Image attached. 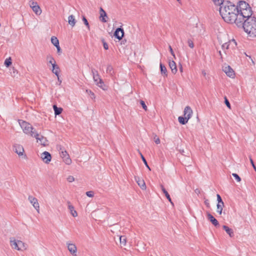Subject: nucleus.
Here are the masks:
<instances>
[{
    "label": "nucleus",
    "instance_id": "obj_43",
    "mask_svg": "<svg viewBox=\"0 0 256 256\" xmlns=\"http://www.w3.org/2000/svg\"><path fill=\"white\" fill-rule=\"evenodd\" d=\"M232 176L236 178L237 182H240L241 180L240 178L236 174L233 173Z\"/></svg>",
    "mask_w": 256,
    "mask_h": 256
},
{
    "label": "nucleus",
    "instance_id": "obj_11",
    "mask_svg": "<svg viewBox=\"0 0 256 256\" xmlns=\"http://www.w3.org/2000/svg\"><path fill=\"white\" fill-rule=\"evenodd\" d=\"M41 158L46 164H48L52 159V156L50 152H44L41 154Z\"/></svg>",
    "mask_w": 256,
    "mask_h": 256
},
{
    "label": "nucleus",
    "instance_id": "obj_22",
    "mask_svg": "<svg viewBox=\"0 0 256 256\" xmlns=\"http://www.w3.org/2000/svg\"><path fill=\"white\" fill-rule=\"evenodd\" d=\"M18 250L24 251L27 248V245L21 240H18Z\"/></svg>",
    "mask_w": 256,
    "mask_h": 256
},
{
    "label": "nucleus",
    "instance_id": "obj_17",
    "mask_svg": "<svg viewBox=\"0 0 256 256\" xmlns=\"http://www.w3.org/2000/svg\"><path fill=\"white\" fill-rule=\"evenodd\" d=\"M68 208L71 214L74 217H76L78 216V214L76 210H74V207L71 204L70 202L68 201L67 202Z\"/></svg>",
    "mask_w": 256,
    "mask_h": 256
},
{
    "label": "nucleus",
    "instance_id": "obj_58",
    "mask_svg": "<svg viewBox=\"0 0 256 256\" xmlns=\"http://www.w3.org/2000/svg\"><path fill=\"white\" fill-rule=\"evenodd\" d=\"M180 72H182V65L180 66Z\"/></svg>",
    "mask_w": 256,
    "mask_h": 256
},
{
    "label": "nucleus",
    "instance_id": "obj_50",
    "mask_svg": "<svg viewBox=\"0 0 256 256\" xmlns=\"http://www.w3.org/2000/svg\"><path fill=\"white\" fill-rule=\"evenodd\" d=\"M86 195L90 198H92L94 196V192L92 191H88L86 192Z\"/></svg>",
    "mask_w": 256,
    "mask_h": 256
},
{
    "label": "nucleus",
    "instance_id": "obj_56",
    "mask_svg": "<svg viewBox=\"0 0 256 256\" xmlns=\"http://www.w3.org/2000/svg\"><path fill=\"white\" fill-rule=\"evenodd\" d=\"M56 48L57 51H58V53H60V52H61V49H60V45H59V44H58V46H56Z\"/></svg>",
    "mask_w": 256,
    "mask_h": 256
},
{
    "label": "nucleus",
    "instance_id": "obj_24",
    "mask_svg": "<svg viewBox=\"0 0 256 256\" xmlns=\"http://www.w3.org/2000/svg\"><path fill=\"white\" fill-rule=\"evenodd\" d=\"M228 44L230 50H234L236 48L237 44L234 39L229 40Z\"/></svg>",
    "mask_w": 256,
    "mask_h": 256
},
{
    "label": "nucleus",
    "instance_id": "obj_13",
    "mask_svg": "<svg viewBox=\"0 0 256 256\" xmlns=\"http://www.w3.org/2000/svg\"><path fill=\"white\" fill-rule=\"evenodd\" d=\"M184 116L187 119L189 120L192 116V110L189 106H186L184 110Z\"/></svg>",
    "mask_w": 256,
    "mask_h": 256
},
{
    "label": "nucleus",
    "instance_id": "obj_52",
    "mask_svg": "<svg viewBox=\"0 0 256 256\" xmlns=\"http://www.w3.org/2000/svg\"><path fill=\"white\" fill-rule=\"evenodd\" d=\"M224 102L226 104V106L229 108H230V103L229 102L228 100L226 98V97L224 98Z\"/></svg>",
    "mask_w": 256,
    "mask_h": 256
},
{
    "label": "nucleus",
    "instance_id": "obj_3",
    "mask_svg": "<svg viewBox=\"0 0 256 256\" xmlns=\"http://www.w3.org/2000/svg\"><path fill=\"white\" fill-rule=\"evenodd\" d=\"M242 26L245 32L251 36H256V18L250 16L242 22Z\"/></svg>",
    "mask_w": 256,
    "mask_h": 256
},
{
    "label": "nucleus",
    "instance_id": "obj_53",
    "mask_svg": "<svg viewBox=\"0 0 256 256\" xmlns=\"http://www.w3.org/2000/svg\"><path fill=\"white\" fill-rule=\"evenodd\" d=\"M217 198L218 201V204H224L220 196L218 194H217Z\"/></svg>",
    "mask_w": 256,
    "mask_h": 256
},
{
    "label": "nucleus",
    "instance_id": "obj_29",
    "mask_svg": "<svg viewBox=\"0 0 256 256\" xmlns=\"http://www.w3.org/2000/svg\"><path fill=\"white\" fill-rule=\"evenodd\" d=\"M120 244L122 246H125L126 243V238L124 236H120Z\"/></svg>",
    "mask_w": 256,
    "mask_h": 256
},
{
    "label": "nucleus",
    "instance_id": "obj_19",
    "mask_svg": "<svg viewBox=\"0 0 256 256\" xmlns=\"http://www.w3.org/2000/svg\"><path fill=\"white\" fill-rule=\"evenodd\" d=\"M10 244L12 248L18 250V240H16L14 238H10Z\"/></svg>",
    "mask_w": 256,
    "mask_h": 256
},
{
    "label": "nucleus",
    "instance_id": "obj_49",
    "mask_svg": "<svg viewBox=\"0 0 256 256\" xmlns=\"http://www.w3.org/2000/svg\"><path fill=\"white\" fill-rule=\"evenodd\" d=\"M67 180L68 182H72L74 180V178L73 176H70L67 178Z\"/></svg>",
    "mask_w": 256,
    "mask_h": 256
},
{
    "label": "nucleus",
    "instance_id": "obj_2",
    "mask_svg": "<svg viewBox=\"0 0 256 256\" xmlns=\"http://www.w3.org/2000/svg\"><path fill=\"white\" fill-rule=\"evenodd\" d=\"M236 12L238 13L237 26L238 27L242 25V22L245 18L252 16V11L249 4L245 1H240L236 6Z\"/></svg>",
    "mask_w": 256,
    "mask_h": 256
},
{
    "label": "nucleus",
    "instance_id": "obj_4",
    "mask_svg": "<svg viewBox=\"0 0 256 256\" xmlns=\"http://www.w3.org/2000/svg\"><path fill=\"white\" fill-rule=\"evenodd\" d=\"M18 123L24 132L26 134L32 137L39 136L38 133L30 123L22 120H19Z\"/></svg>",
    "mask_w": 256,
    "mask_h": 256
},
{
    "label": "nucleus",
    "instance_id": "obj_51",
    "mask_svg": "<svg viewBox=\"0 0 256 256\" xmlns=\"http://www.w3.org/2000/svg\"><path fill=\"white\" fill-rule=\"evenodd\" d=\"M168 48H169L170 52L171 54L174 56V58H176V56L174 54V53L172 50V46H169Z\"/></svg>",
    "mask_w": 256,
    "mask_h": 256
},
{
    "label": "nucleus",
    "instance_id": "obj_47",
    "mask_svg": "<svg viewBox=\"0 0 256 256\" xmlns=\"http://www.w3.org/2000/svg\"><path fill=\"white\" fill-rule=\"evenodd\" d=\"M86 92L88 94H90V97L92 98H95V95L94 92H92L90 90H86Z\"/></svg>",
    "mask_w": 256,
    "mask_h": 256
},
{
    "label": "nucleus",
    "instance_id": "obj_33",
    "mask_svg": "<svg viewBox=\"0 0 256 256\" xmlns=\"http://www.w3.org/2000/svg\"><path fill=\"white\" fill-rule=\"evenodd\" d=\"M46 60L50 64L52 65V64H56V61L53 58V57L50 55H48L46 56Z\"/></svg>",
    "mask_w": 256,
    "mask_h": 256
},
{
    "label": "nucleus",
    "instance_id": "obj_1",
    "mask_svg": "<svg viewBox=\"0 0 256 256\" xmlns=\"http://www.w3.org/2000/svg\"><path fill=\"white\" fill-rule=\"evenodd\" d=\"M219 12L223 20L228 23H234L237 26L238 13L236 6L227 1L220 7Z\"/></svg>",
    "mask_w": 256,
    "mask_h": 256
},
{
    "label": "nucleus",
    "instance_id": "obj_35",
    "mask_svg": "<svg viewBox=\"0 0 256 256\" xmlns=\"http://www.w3.org/2000/svg\"><path fill=\"white\" fill-rule=\"evenodd\" d=\"M214 4L220 6L224 4V0H212Z\"/></svg>",
    "mask_w": 256,
    "mask_h": 256
},
{
    "label": "nucleus",
    "instance_id": "obj_44",
    "mask_svg": "<svg viewBox=\"0 0 256 256\" xmlns=\"http://www.w3.org/2000/svg\"><path fill=\"white\" fill-rule=\"evenodd\" d=\"M188 46H189L190 48H194V42H193L192 40H190V39L188 40Z\"/></svg>",
    "mask_w": 256,
    "mask_h": 256
},
{
    "label": "nucleus",
    "instance_id": "obj_59",
    "mask_svg": "<svg viewBox=\"0 0 256 256\" xmlns=\"http://www.w3.org/2000/svg\"><path fill=\"white\" fill-rule=\"evenodd\" d=\"M202 74L204 76H206V72L205 71H202Z\"/></svg>",
    "mask_w": 256,
    "mask_h": 256
},
{
    "label": "nucleus",
    "instance_id": "obj_15",
    "mask_svg": "<svg viewBox=\"0 0 256 256\" xmlns=\"http://www.w3.org/2000/svg\"><path fill=\"white\" fill-rule=\"evenodd\" d=\"M34 138H35L37 140V142H40V144L42 145H43L44 146L48 145V140L46 139V138H44V136H40V137L39 136H34Z\"/></svg>",
    "mask_w": 256,
    "mask_h": 256
},
{
    "label": "nucleus",
    "instance_id": "obj_61",
    "mask_svg": "<svg viewBox=\"0 0 256 256\" xmlns=\"http://www.w3.org/2000/svg\"><path fill=\"white\" fill-rule=\"evenodd\" d=\"M180 152L182 153V154H184V150H182Z\"/></svg>",
    "mask_w": 256,
    "mask_h": 256
},
{
    "label": "nucleus",
    "instance_id": "obj_40",
    "mask_svg": "<svg viewBox=\"0 0 256 256\" xmlns=\"http://www.w3.org/2000/svg\"><path fill=\"white\" fill-rule=\"evenodd\" d=\"M166 198H167V199L168 200V201L170 202V204H172V205H174V203L172 202V200H171V198L170 197V194H168V192H166L164 193Z\"/></svg>",
    "mask_w": 256,
    "mask_h": 256
},
{
    "label": "nucleus",
    "instance_id": "obj_60",
    "mask_svg": "<svg viewBox=\"0 0 256 256\" xmlns=\"http://www.w3.org/2000/svg\"><path fill=\"white\" fill-rule=\"evenodd\" d=\"M219 52V54H220V57H221V58H222V52H220V51H219V52Z\"/></svg>",
    "mask_w": 256,
    "mask_h": 256
},
{
    "label": "nucleus",
    "instance_id": "obj_27",
    "mask_svg": "<svg viewBox=\"0 0 256 256\" xmlns=\"http://www.w3.org/2000/svg\"><path fill=\"white\" fill-rule=\"evenodd\" d=\"M32 10L36 15H40L42 13V10L38 4L32 8Z\"/></svg>",
    "mask_w": 256,
    "mask_h": 256
},
{
    "label": "nucleus",
    "instance_id": "obj_6",
    "mask_svg": "<svg viewBox=\"0 0 256 256\" xmlns=\"http://www.w3.org/2000/svg\"><path fill=\"white\" fill-rule=\"evenodd\" d=\"M28 200L30 201V203L32 205L34 208L38 212H40V205L38 202L37 198L32 196H29L28 197Z\"/></svg>",
    "mask_w": 256,
    "mask_h": 256
},
{
    "label": "nucleus",
    "instance_id": "obj_30",
    "mask_svg": "<svg viewBox=\"0 0 256 256\" xmlns=\"http://www.w3.org/2000/svg\"><path fill=\"white\" fill-rule=\"evenodd\" d=\"M51 42L55 46L59 44L58 40L54 36L51 38Z\"/></svg>",
    "mask_w": 256,
    "mask_h": 256
},
{
    "label": "nucleus",
    "instance_id": "obj_14",
    "mask_svg": "<svg viewBox=\"0 0 256 256\" xmlns=\"http://www.w3.org/2000/svg\"><path fill=\"white\" fill-rule=\"evenodd\" d=\"M169 66L171 69L172 73L175 74L177 72V68L176 62L173 60H169Z\"/></svg>",
    "mask_w": 256,
    "mask_h": 256
},
{
    "label": "nucleus",
    "instance_id": "obj_46",
    "mask_svg": "<svg viewBox=\"0 0 256 256\" xmlns=\"http://www.w3.org/2000/svg\"><path fill=\"white\" fill-rule=\"evenodd\" d=\"M30 7L32 8L34 6L38 5V4L36 2H34V1H30L29 3Z\"/></svg>",
    "mask_w": 256,
    "mask_h": 256
},
{
    "label": "nucleus",
    "instance_id": "obj_37",
    "mask_svg": "<svg viewBox=\"0 0 256 256\" xmlns=\"http://www.w3.org/2000/svg\"><path fill=\"white\" fill-rule=\"evenodd\" d=\"M139 153L140 155V156H141V158L142 159V160L143 161V162H144L145 166H146V168H148L149 170H150V168L149 167L148 163H147V162L146 160V158H144V156L142 154V153L139 152Z\"/></svg>",
    "mask_w": 256,
    "mask_h": 256
},
{
    "label": "nucleus",
    "instance_id": "obj_42",
    "mask_svg": "<svg viewBox=\"0 0 256 256\" xmlns=\"http://www.w3.org/2000/svg\"><path fill=\"white\" fill-rule=\"evenodd\" d=\"M82 20H83L84 24L87 26L89 30L90 29V26H89L88 21L87 20L86 18L84 16H83Z\"/></svg>",
    "mask_w": 256,
    "mask_h": 256
},
{
    "label": "nucleus",
    "instance_id": "obj_5",
    "mask_svg": "<svg viewBox=\"0 0 256 256\" xmlns=\"http://www.w3.org/2000/svg\"><path fill=\"white\" fill-rule=\"evenodd\" d=\"M92 74L94 80V82L96 83V84L100 88L104 90V88L103 87V86H104V82H102V80L100 78L98 71L94 70V68H92Z\"/></svg>",
    "mask_w": 256,
    "mask_h": 256
},
{
    "label": "nucleus",
    "instance_id": "obj_12",
    "mask_svg": "<svg viewBox=\"0 0 256 256\" xmlns=\"http://www.w3.org/2000/svg\"><path fill=\"white\" fill-rule=\"evenodd\" d=\"M124 36V30L120 28H117L114 32V36L119 40H121Z\"/></svg>",
    "mask_w": 256,
    "mask_h": 256
},
{
    "label": "nucleus",
    "instance_id": "obj_25",
    "mask_svg": "<svg viewBox=\"0 0 256 256\" xmlns=\"http://www.w3.org/2000/svg\"><path fill=\"white\" fill-rule=\"evenodd\" d=\"M224 230L230 236V237H232L234 236L233 230L232 228H229L228 226H222Z\"/></svg>",
    "mask_w": 256,
    "mask_h": 256
},
{
    "label": "nucleus",
    "instance_id": "obj_16",
    "mask_svg": "<svg viewBox=\"0 0 256 256\" xmlns=\"http://www.w3.org/2000/svg\"><path fill=\"white\" fill-rule=\"evenodd\" d=\"M135 180L138 185L142 189H146V184L142 179L140 178L139 177H135Z\"/></svg>",
    "mask_w": 256,
    "mask_h": 256
},
{
    "label": "nucleus",
    "instance_id": "obj_28",
    "mask_svg": "<svg viewBox=\"0 0 256 256\" xmlns=\"http://www.w3.org/2000/svg\"><path fill=\"white\" fill-rule=\"evenodd\" d=\"M160 68L162 74L164 75V76H167L166 68L162 63L160 64Z\"/></svg>",
    "mask_w": 256,
    "mask_h": 256
},
{
    "label": "nucleus",
    "instance_id": "obj_55",
    "mask_svg": "<svg viewBox=\"0 0 256 256\" xmlns=\"http://www.w3.org/2000/svg\"><path fill=\"white\" fill-rule=\"evenodd\" d=\"M204 204L208 208H209L210 206V204L209 201L208 200H206L204 201Z\"/></svg>",
    "mask_w": 256,
    "mask_h": 256
},
{
    "label": "nucleus",
    "instance_id": "obj_45",
    "mask_svg": "<svg viewBox=\"0 0 256 256\" xmlns=\"http://www.w3.org/2000/svg\"><path fill=\"white\" fill-rule=\"evenodd\" d=\"M102 42L104 48L105 50H108V44L105 42L104 39H102Z\"/></svg>",
    "mask_w": 256,
    "mask_h": 256
},
{
    "label": "nucleus",
    "instance_id": "obj_48",
    "mask_svg": "<svg viewBox=\"0 0 256 256\" xmlns=\"http://www.w3.org/2000/svg\"><path fill=\"white\" fill-rule=\"evenodd\" d=\"M154 142H155L156 144H159L160 142V138L157 136L156 135L154 138Z\"/></svg>",
    "mask_w": 256,
    "mask_h": 256
},
{
    "label": "nucleus",
    "instance_id": "obj_39",
    "mask_svg": "<svg viewBox=\"0 0 256 256\" xmlns=\"http://www.w3.org/2000/svg\"><path fill=\"white\" fill-rule=\"evenodd\" d=\"M12 64V60L10 58H6L4 62V64L6 67H8Z\"/></svg>",
    "mask_w": 256,
    "mask_h": 256
},
{
    "label": "nucleus",
    "instance_id": "obj_7",
    "mask_svg": "<svg viewBox=\"0 0 256 256\" xmlns=\"http://www.w3.org/2000/svg\"><path fill=\"white\" fill-rule=\"evenodd\" d=\"M14 150L16 153L19 156H26V155H24V148L23 146L19 144H15L14 146Z\"/></svg>",
    "mask_w": 256,
    "mask_h": 256
},
{
    "label": "nucleus",
    "instance_id": "obj_62",
    "mask_svg": "<svg viewBox=\"0 0 256 256\" xmlns=\"http://www.w3.org/2000/svg\"><path fill=\"white\" fill-rule=\"evenodd\" d=\"M178 2H180V0H176Z\"/></svg>",
    "mask_w": 256,
    "mask_h": 256
},
{
    "label": "nucleus",
    "instance_id": "obj_9",
    "mask_svg": "<svg viewBox=\"0 0 256 256\" xmlns=\"http://www.w3.org/2000/svg\"><path fill=\"white\" fill-rule=\"evenodd\" d=\"M223 71L230 78H234V72L233 70L229 66H225L222 67Z\"/></svg>",
    "mask_w": 256,
    "mask_h": 256
},
{
    "label": "nucleus",
    "instance_id": "obj_38",
    "mask_svg": "<svg viewBox=\"0 0 256 256\" xmlns=\"http://www.w3.org/2000/svg\"><path fill=\"white\" fill-rule=\"evenodd\" d=\"M106 72L112 75L113 73V68L110 65H108L106 68Z\"/></svg>",
    "mask_w": 256,
    "mask_h": 256
},
{
    "label": "nucleus",
    "instance_id": "obj_57",
    "mask_svg": "<svg viewBox=\"0 0 256 256\" xmlns=\"http://www.w3.org/2000/svg\"><path fill=\"white\" fill-rule=\"evenodd\" d=\"M160 188H161V189H162V191L164 193L166 192H167L162 184H160Z\"/></svg>",
    "mask_w": 256,
    "mask_h": 256
},
{
    "label": "nucleus",
    "instance_id": "obj_8",
    "mask_svg": "<svg viewBox=\"0 0 256 256\" xmlns=\"http://www.w3.org/2000/svg\"><path fill=\"white\" fill-rule=\"evenodd\" d=\"M66 245L68 247V249L70 252L73 256H77L76 252H77V248L75 244L70 243L69 242H66Z\"/></svg>",
    "mask_w": 256,
    "mask_h": 256
},
{
    "label": "nucleus",
    "instance_id": "obj_36",
    "mask_svg": "<svg viewBox=\"0 0 256 256\" xmlns=\"http://www.w3.org/2000/svg\"><path fill=\"white\" fill-rule=\"evenodd\" d=\"M10 73L12 77H15L17 75L18 72L14 68H12V69H10Z\"/></svg>",
    "mask_w": 256,
    "mask_h": 256
},
{
    "label": "nucleus",
    "instance_id": "obj_54",
    "mask_svg": "<svg viewBox=\"0 0 256 256\" xmlns=\"http://www.w3.org/2000/svg\"><path fill=\"white\" fill-rule=\"evenodd\" d=\"M250 163H251L254 169V170L255 171H256V166L254 165V161L252 160V158H251V157H250Z\"/></svg>",
    "mask_w": 256,
    "mask_h": 256
},
{
    "label": "nucleus",
    "instance_id": "obj_31",
    "mask_svg": "<svg viewBox=\"0 0 256 256\" xmlns=\"http://www.w3.org/2000/svg\"><path fill=\"white\" fill-rule=\"evenodd\" d=\"M178 120L179 122L182 124H185L188 122V120H187L185 117L184 118L182 116H179Z\"/></svg>",
    "mask_w": 256,
    "mask_h": 256
},
{
    "label": "nucleus",
    "instance_id": "obj_18",
    "mask_svg": "<svg viewBox=\"0 0 256 256\" xmlns=\"http://www.w3.org/2000/svg\"><path fill=\"white\" fill-rule=\"evenodd\" d=\"M100 18H102L101 21L103 22H106L107 20L106 19V18H108L107 14L102 8H100Z\"/></svg>",
    "mask_w": 256,
    "mask_h": 256
},
{
    "label": "nucleus",
    "instance_id": "obj_32",
    "mask_svg": "<svg viewBox=\"0 0 256 256\" xmlns=\"http://www.w3.org/2000/svg\"><path fill=\"white\" fill-rule=\"evenodd\" d=\"M224 206V204H217V212L221 214H222V210L223 207Z\"/></svg>",
    "mask_w": 256,
    "mask_h": 256
},
{
    "label": "nucleus",
    "instance_id": "obj_26",
    "mask_svg": "<svg viewBox=\"0 0 256 256\" xmlns=\"http://www.w3.org/2000/svg\"><path fill=\"white\" fill-rule=\"evenodd\" d=\"M53 108L54 111V114L56 116L60 114L62 111V108H58L56 105L53 106Z\"/></svg>",
    "mask_w": 256,
    "mask_h": 256
},
{
    "label": "nucleus",
    "instance_id": "obj_20",
    "mask_svg": "<svg viewBox=\"0 0 256 256\" xmlns=\"http://www.w3.org/2000/svg\"><path fill=\"white\" fill-rule=\"evenodd\" d=\"M208 219L215 226H219L218 221L210 213L208 214Z\"/></svg>",
    "mask_w": 256,
    "mask_h": 256
},
{
    "label": "nucleus",
    "instance_id": "obj_10",
    "mask_svg": "<svg viewBox=\"0 0 256 256\" xmlns=\"http://www.w3.org/2000/svg\"><path fill=\"white\" fill-rule=\"evenodd\" d=\"M60 156L66 164L69 165L72 163V160L66 151H62L60 153Z\"/></svg>",
    "mask_w": 256,
    "mask_h": 256
},
{
    "label": "nucleus",
    "instance_id": "obj_23",
    "mask_svg": "<svg viewBox=\"0 0 256 256\" xmlns=\"http://www.w3.org/2000/svg\"><path fill=\"white\" fill-rule=\"evenodd\" d=\"M68 22L70 25L72 27H74L76 23V20L74 18V16L73 15H70L68 18Z\"/></svg>",
    "mask_w": 256,
    "mask_h": 256
},
{
    "label": "nucleus",
    "instance_id": "obj_34",
    "mask_svg": "<svg viewBox=\"0 0 256 256\" xmlns=\"http://www.w3.org/2000/svg\"><path fill=\"white\" fill-rule=\"evenodd\" d=\"M222 49L224 50V53L226 54V50H230L228 42L223 44L222 46Z\"/></svg>",
    "mask_w": 256,
    "mask_h": 256
},
{
    "label": "nucleus",
    "instance_id": "obj_21",
    "mask_svg": "<svg viewBox=\"0 0 256 256\" xmlns=\"http://www.w3.org/2000/svg\"><path fill=\"white\" fill-rule=\"evenodd\" d=\"M52 72L54 74L58 76V80H59L58 75H59L60 68H59L58 66L56 64H56L54 63V64H52Z\"/></svg>",
    "mask_w": 256,
    "mask_h": 256
},
{
    "label": "nucleus",
    "instance_id": "obj_41",
    "mask_svg": "<svg viewBox=\"0 0 256 256\" xmlns=\"http://www.w3.org/2000/svg\"><path fill=\"white\" fill-rule=\"evenodd\" d=\"M140 104L142 105V108L144 110L147 111L148 110V108H147L146 104H145L144 102L142 100H141L140 101Z\"/></svg>",
    "mask_w": 256,
    "mask_h": 256
}]
</instances>
